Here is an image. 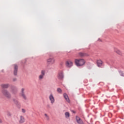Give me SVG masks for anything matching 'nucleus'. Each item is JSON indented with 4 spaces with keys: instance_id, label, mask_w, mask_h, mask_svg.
I'll return each mask as SVG.
<instances>
[{
    "instance_id": "obj_1",
    "label": "nucleus",
    "mask_w": 124,
    "mask_h": 124,
    "mask_svg": "<svg viewBox=\"0 0 124 124\" xmlns=\"http://www.w3.org/2000/svg\"><path fill=\"white\" fill-rule=\"evenodd\" d=\"M75 63L77 66H83L86 64V60L83 59H75Z\"/></svg>"
},
{
    "instance_id": "obj_2",
    "label": "nucleus",
    "mask_w": 124,
    "mask_h": 124,
    "mask_svg": "<svg viewBox=\"0 0 124 124\" xmlns=\"http://www.w3.org/2000/svg\"><path fill=\"white\" fill-rule=\"evenodd\" d=\"M1 93L7 98H10L11 97V94L6 89H2L1 90Z\"/></svg>"
},
{
    "instance_id": "obj_3",
    "label": "nucleus",
    "mask_w": 124,
    "mask_h": 124,
    "mask_svg": "<svg viewBox=\"0 0 124 124\" xmlns=\"http://www.w3.org/2000/svg\"><path fill=\"white\" fill-rule=\"evenodd\" d=\"M46 74V70H42L41 71V74L38 76L39 81H42V80L44 79V76H45Z\"/></svg>"
},
{
    "instance_id": "obj_4",
    "label": "nucleus",
    "mask_w": 124,
    "mask_h": 124,
    "mask_svg": "<svg viewBox=\"0 0 124 124\" xmlns=\"http://www.w3.org/2000/svg\"><path fill=\"white\" fill-rule=\"evenodd\" d=\"M20 96L22 97V98L24 100H27L28 99V97H27V95H26V94H25V89L22 88L21 89V92L20 93Z\"/></svg>"
},
{
    "instance_id": "obj_5",
    "label": "nucleus",
    "mask_w": 124,
    "mask_h": 124,
    "mask_svg": "<svg viewBox=\"0 0 124 124\" xmlns=\"http://www.w3.org/2000/svg\"><path fill=\"white\" fill-rule=\"evenodd\" d=\"M56 62L55 58H49L47 59L46 62L48 64H54Z\"/></svg>"
},
{
    "instance_id": "obj_6",
    "label": "nucleus",
    "mask_w": 124,
    "mask_h": 124,
    "mask_svg": "<svg viewBox=\"0 0 124 124\" xmlns=\"http://www.w3.org/2000/svg\"><path fill=\"white\" fill-rule=\"evenodd\" d=\"M114 51L115 52V53H116V54H117L118 55H119V56H122V55H123L122 51H121V50H120L117 47L114 48Z\"/></svg>"
},
{
    "instance_id": "obj_7",
    "label": "nucleus",
    "mask_w": 124,
    "mask_h": 124,
    "mask_svg": "<svg viewBox=\"0 0 124 124\" xmlns=\"http://www.w3.org/2000/svg\"><path fill=\"white\" fill-rule=\"evenodd\" d=\"M49 100H50V102L51 104H53L55 103V98L54 96H53V94H51L49 96Z\"/></svg>"
},
{
    "instance_id": "obj_8",
    "label": "nucleus",
    "mask_w": 124,
    "mask_h": 124,
    "mask_svg": "<svg viewBox=\"0 0 124 124\" xmlns=\"http://www.w3.org/2000/svg\"><path fill=\"white\" fill-rule=\"evenodd\" d=\"M66 65L68 67H71V66L73 65V62H72L71 61H67L66 62Z\"/></svg>"
},
{
    "instance_id": "obj_9",
    "label": "nucleus",
    "mask_w": 124,
    "mask_h": 124,
    "mask_svg": "<svg viewBox=\"0 0 124 124\" xmlns=\"http://www.w3.org/2000/svg\"><path fill=\"white\" fill-rule=\"evenodd\" d=\"M76 121L78 123V124H84V122H83V121H82V120H81L80 117H79L78 116H76Z\"/></svg>"
},
{
    "instance_id": "obj_10",
    "label": "nucleus",
    "mask_w": 124,
    "mask_h": 124,
    "mask_svg": "<svg viewBox=\"0 0 124 124\" xmlns=\"http://www.w3.org/2000/svg\"><path fill=\"white\" fill-rule=\"evenodd\" d=\"M58 79H60V80L63 79V73L62 72H60L59 73L58 75Z\"/></svg>"
},
{
    "instance_id": "obj_11",
    "label": "nucleus",
    "mask_w": 124,
    "mask_h": 124,
    "mask_svg": "<svg viewBox=\"0 0 124 124\" xmlns=\"http://www.w3.org/2000/svg\"><path fill=\"white\" fill-rule=\"evenodd\" d=\"M14 75H17V72L18 71V66L16 64L14 65Z\"/></svg>"
},
{
    "instance_id": "obj_12",
    "label": "nucleus",
    "mask_w": 124,
    "mask_h": 124,
    "mask_svg": "<svg viewBox=\"0 0 124 124\" xmlns=\"http://www.w3.org/2000/svg\"><path fill=\"white\" fill-rule=\"evenodd\" d=\"M25 122V118L24 117L20 116L19 119V124H23Z\"/></svg>"
},
{
    "instance_id": "obj_13",
    "label": "nucleus",
    "mask_w": 124,
    "mask_h": 124,
    "mask_svg": "<svg viewBox=\"0 0 124 124\" xmlns=\"http://www.w3.org/2000/svg\"><path fill=\"white\" fill-rule=\"evenodd\" d=\"M63 95L65 100H66L67 102H68L69 103L70 102V100H69V98H68V96L67 95V94H66V93H64Z\"/></svg>"
},
{
    "instance_id": "obj_14",
    "label": "nucleus",
    "mask_w": 124,
    "mask_h": 124,
    "mask_svg": "<svg viewBox=\"0 0 124 124\" xmlns=\"http://www.w3.org/2000/svg\"><path fill=\"white\" fill-rule=\"evenodd\" d=\"M1 88L3 89H7L9 87V84H4L1 85Z\"/></svg>"
},
{
    "instance_id": "obj_15",
    "label": "nucleus",
    "mask_w": 124,
    "mask_h": 124,
    "mask_svg": "<svg viewBox=\"0 0 124 124\" xmlns=\"http://www.w3.org/2000/svg\"><path fill=\"white\" fill-rule=\"evenodd\" d=\"M103 62L101 60H98L97 62V64L98 66H101L102 65Z\"/></svg>"
},
{
    "instance_id": "obj_16",
    "label": "nucleus",
    "mask_w": 124,
    "mask_h": 124,
    "mask_svg": "<svg viewBox=\"0 0 124 124\" xmlns=\"http://www.w3.org/2000/svg\"><path fill=\"white\" fill-rule=\"evenodd\" d=\"M79 56H80V57H86V56H87V54H86V53H82V52H80L78 54Z\"/></svg>"
},
{
    "instance_id": "obj_17",
    "label": "nucleus",
    "mask_w": 124,
    "mask_h": 124,
    "mask_svg": "<svg viewBox=\"0 0 124 124\" xmlns=\"http://www.w3.org/2000/svg\"><path fill=\"white\" fill-rule=\"evenodd\" d=\"M14 102L16 105L19 106L20 105V102L17 101L16 99H14Z\"/></svg>"
},
{
    "instance_id": "obj_18",
    "label": "nucleus",
    "mask_w": 124,
    "mask_h": 124,
    "mask_svg": "<svg viewBox=\"0 0 124 124\" xmlns=\"http://www.w3.org/2000/svg\"><path fill=\"white\" fill-rule=\"evenodd\" d=\"M65 118H66V119H68L69 117H70V114H69V112H66L65 113Z\"/></svg>"
},
{
    "instance_id": "obj_19",
    "label": "nucleus",
    "mask_w": 124,
    "mask_h": 124,
    "mask_svg": "<svg viewBox=\"0 0 124 124\" xmlns=\"http://www.w3.org/2000/svg\"><path fill=\"white\" fill-rule=\"evenodd\" d=\"M45 118L46 121H49L50 120V118H49V116L46 113L45 114Z\"/></svg>"
},
{
    "instance_id": "obj_20",
    "label": "nucleus",
    "mask_w": 124,
    "mask_h": 124,
    "mask_svg": "<svg viewBox=\"0 0 124 124\" xmlns=\"http://www.w3.org/2000/svg\"><path fill=\"white\" fill-rule=\"evenodd\" d=\"M57 91L59 93H62V89L61 88H57Z\"/></svg>"
},
{
    "instance_id": "obj_21",
    "label": "nucleus",
    "mask_w": 124,
    "mask_h": 124,
    "mask_svg": "<svg viewBox=\"0 0 124 124\" xmlns=\"http://www.w3.org/2000/svg\"><path fill=\"white\" fill-rule=\"evenodd\" d=\"M7 115L8 116V117H11V116H12L11 112H10L9 111H7Z\"/></svg>"
},
{
    "instance_id": "obj_22",
    "label": "nucleus",
    "mask_w": 124,
    "mask_h": 124,
    "mask_svg": "<svg viewBox=\"0 0 124 124\" xmlns=\"http://www.w3.org/2000/svg\"><path fill=\"white\" fill-rule=\"evenodd\" d=\"M11 92L14 94H15V93H16V91L14 90V89H11Z\"/></svg>"
},
{
    "instance_id": "obj_23",
    "label": "nucleus",
    "mask_w": 124,
    "mask_h": 124,
    "mask_svg": "<svg viewBox=\"0 0 124 124\" xmlns=\"http://www.w3.org/2000/svg\"><path fill=\"white\" fill-rule=\"evenodd\" d=\"M21 111H22V113H26V109H25L24 108H22L21 109Z\"/></svg>"
},
{
    "instance_id": "obj_24",
    "label": "nucleus",
    "mask_w": 124,
    "mask_h": 124,
    "mask_svg": "<svg viewBox=\"0 0 124 124\" xmlns=\"http://www.w3.org/2000/svg\"><path fill=\"white\" fill-rule=\"evenodd\" d=\"M2 123V119L0 118V124H1Z\"/></svg>"
},
{
    "instance_id": "obj_25",
    "label": "nucleus",
    "mask_w": 124,
    "mask_h": 124,
    "mask_svg": "<svg viewBox=\"0 0 124 124\" xmlns=\"http://www.w3.org/2000/svg\"><path fill=\"white\" fill-rule=\"evenodd\" d=\"M17 80V79H16V78H14L13 79V81H16Z\"/></svg>"
}]
</instances>
